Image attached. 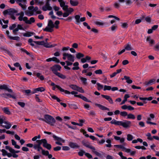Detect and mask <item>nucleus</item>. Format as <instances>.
Returning a JSON list of instances; mask_svg holds the SVG:
<instances>
[{"label":"nucleus","mask_w":159,"mask_h":159,"mask_svg":"<svg viewBox=\"0 0 159 159\" xmlns=\"http://www.w3.org/2000/svg\"><path fill=\"white\" fill-rule=\"evenodd\" d=\"M139 99L140 100H147L148 101H151L152 99L153 98L152 97H150L148 98L139 97Z\"/></svg>","instance_id":"obj_33"},{"label":"nucleus","mask_w":159,"mask_h":159,"mask_svg":"<svg viewBox=\"0 0 159 159\" xmlns=\"http://www.w3.org/2000/svg\"><path fill=\"white\" fill-rule=\"evenodd\" d=\"M145 20L148 23H151V18L149 16H148L145 18Z\"/></svg>","instance_id":"obj_53"},{"label":"nucleus","mask_w":159,"mask_h":159,"mask_svg":"<svg viewBox=\"0 0 159 159\" xmlns=\"http://www.w3.org/2000/svg\"><path fill=\"white\" fill-rule=\"evenodd\" d=\"M51 1V0H47L45 4V6H47V7H48V9L49 11L52 10V7L50 6L49 2Z\"/></svg>","instance_id":"obj_31"},{"label":"nucleus","mask_w":159,"mask_h":159,"mask_svg":"<svg viewBox=\"0 0 159 159\" xmlns=\"http://www.w3.org/2000/svg\"><path fill=\"white\" fill-rule=\"evenodd\" d=\"M119 2H126V4L129 5L132 3V2L130 0H127L125 1V0H119Z\"/></svg>","instance_id":"obj_34"},{"label":"nucleus","mask_w":159,"mask_h":159,"mask_svg":"<svg viewBox=\"0 0 159 159\" xmlns=\"http://www.w3.org/2000/svg\"><path fill=\"white\" fill-rule=\"evenodd\" d=\"M4 123L6 124V125H1L0 126L4 127L7 129H8L11 128V125L7 121H4Z\"/></svg>","instance_id":"obj_19"},{"label":"nucleus","mask_w":159,"mask_h":159,"mask_svg":"<svg viewBox=\"0 0 159 159\" xmlns=\"http://www.w3.org/2000/svg\"><path fill=\"white\" fill-rule=\"evenodd\" d=\"M20 50L21 51H22V52H24L25 53H26L27 55H29V56H31L29 52H28L25 49H24L23 48H20Z\"/></svg>","instance_id":"obj_51"},{"label":"nucleus","mask_w":159,"mask_h":159,"mask_svg":"<svg viewBox=\"0 0 159 159\" xmlns=\"http://www.w3.org/2000/svg\"><path fill=\"white\" fill-rule=\"evenodd\" d=\"M106 142L108 143V144H107L106 145V146L108 148H111V141L110 139H108L106 140Z\"/></svg>","instance_id":"obj_41"},{"label":"nucleus","mask_w":159,"mask_h":159,"mask_svg":"<svg viewBox=\"0 0 159 159\" xmlns=\"http://www.w3.org/2000/svg\"><path fill=\"white\" fill-rule=\"evenodd\" d=\"M113 5L114 7L116 8H119L120 7V4L117 2H115Z\"/></svg>","instance_id":"obj_60"},{"label":"nucleus","mask_w":159,"mask_h":159,"mask_svg":"<svg viewBox=\"0 0 159 159\" xmlns=\"http://www.w3.org/2000/svg\"><path fill=\"white\" fill-rule=\"evenodd\" d=\"M9 38L10 39H12L16 41H19L20 39V38L18 36H9Z\"/></svg>","instance_id":"obj_39"},{"label":"nucleus","mask_w":159,"mask_h":159,"mask_svg":"<svg viewBox=\"0 0 159 159\" xmlns=\"http://www.w3.org/2000/svg\"><path fill=\"white\" fill-rule=\"evenodd\" d=\"M28 19L27 17L26 16L24 17V21L27 24H31L32 23H34L35 21L34 18L33 17H31L30 20H28Z\"/></svg>","instance_id":"obj_8"},{"label":"nucleus","mask_w":159,"mask_h":159,"mask_svg":"<svg viewBox=\"0 0 159 159\" xmlns=\"http://www.w3.org/2000/svg\"><path fill=\"white\" fill-rule=\"evenodd\" d=\"M24 15V12L23 11H21L20 13H17L16 14V16H20L18 17V20L20 21H21L22 20L24 21V17H23Z\"/></svg>","instance_id":"obj_11"},{"label":"nucleus","mask_w":159,"mask_h":159,"mask_svg":"<svg viewBox=\"0 0 159 159\" xmlns=\"http://www.w3.org/2000/svg\"><path fill=\"white\" fill-rule=\"evenodd\" d=\"M42 153L43 155L45 156H48L49 154V152L48 151H45L43 148L41 150Z\"/></svg>","instance_id":"obj_43"},{"label":"nucleus","mask_w":159,"mask_h":159,"mask_svg":"<svg viewBox=\"0 0 159 159\" xmlns=\"http://www.w3.org/2000/svg\"><path fill=\"white\" fill-rule=\"evenodd\" d=\"M80 131L84 135H85V136H86L87 137H89V135L88 134H86V132L85 130L83 129H81L80 130Z\"/></svg>","instance_id":"obj_46"},{"label":"nucleus","mask_w":159,"mask_h":159,"mask_svg":"<svg viewBox=\"0 0 159 159\" xmlns=\"http://www.w3.org/2000/svg\"><path fill=\"white\" fill-rule=\"evenodd\" d=\"M5 148L6 149L8 150L11 153L13 151H14V149L9 146H6L5 147Z\"/></svg>","instance_id":"obj_57"},{"label":"nucleus","mask_w":159,"mask_h":159,"mask_svg":"<svg viewBox=\"0 0 159 159\" xmlns=\"http://www.w3.org/2000/svg\"><path fill=\"white\" fill-rule=\"evenodd\" d=\"M17 104L22 107H24L25 105V103L24 102H17Z\"/></svg>","instance_id":"obj_56"},{"label":"nucleus","mask_w":159,"mask_h":159,"mask_svg":"<svg viewBox=\"0 0 159 159\" xmlns=\"http://www.w3.org/2000/svg\"><path fill=\"white\" fill-rule=\"evenodd\" d=\"M56 87H57V88L61 92H64L66 94H70L71 93L72 95H76V94L78 93L75 91H73L71 92H70L68 90H65L62 89L61 87H60L59 85H56Z\"/></svg>","instance_id":"obj_5"},{"label":"nucleus","mask_w":159,"mask_h":159,"mask_svg":"<svg viewBox=\"0 0 159 159\" xmlns=\"http://www.w3.org/2000/svg\"><path fill=\"white\" fill-rule=\"evenodd\" d=\"M75 18L78 24L80 23V22H83L85 20V17L80 18V16L79 15H76L75 16Z\"/></svg>","instance_id":"obj_7"},{"label":"nucleus","mask_w":159,"mask_h":159,"mask_svg":"<svg viewBox=\"0 0 159 159\" xmlns=\"http://www.w3.org/2000/svg\"><path fill=\"white\" fill-rule=\"evenodd\" d=\"M84 55L81 53H78L76 54V57L78 59H80L81 58L84 57Z\"/></svg>","instance_id":"obj_37"},{"label":"nucleus","mask_w":159,"mask_h":159,"mask_svg":"<svg viewBox=\"0 0 159 159\" xmlns=\"http://www.w3.org/2000/svg\"><path fill=\"white\" fill-rule=\"evenodd\" d=\"M91 30L95 34H98V30L94 28H92Z\"/></svg>","instance_id":"obj_62"},{"label":"nucleus","mask_w":159,"mask_h":159,"mask_svg":"<svg viewBox=\"0 0 159 159\" xmlns=\"http://www.w3.org/2000/svg\"><path fill=\"white\" fill-rule=\"evenodd\" d=\"M69 146L72 148H78L79 146L76 143L73 142H70L69 144Z\"/></svg>","instance_id":"obj_20"},{"label":"nucleus","mask_w":159,"mask_h":159,"mask_svg":"<svg viewBox=\"0 0 159 159\" xmlns=\"http://www.w3.org/2000/svg\"><path fill=\"white\" fill-rule=\"evenodd\" d=\"M18 12L17 10L14 8H10L4 10L3 12V13L4 16H5L7 15H9L11 16V18L13 20H15L16 18L14 16L15 14H16Z\"/></svg>","instance_id":"obj_2"},{"label":"nucleus","mask_w":159,"mask_h":159,"mask_svg":"<svg viewBox=\"0 0 159 159\" xmlns=\"http://www.w3.org/2000/svg\"><path fill=\"white\" fill-rule=\"evenodd\" d=\"M82 143L86 147L89 148V143L88 141L84 140L82 141Z\"/></svg>","instance_id":"obj_26"},{"label":"nucleus","mask_w":159,"mask_h":159,"mask_svg":"<svg viewBox=\"0 0 159 159\" xmlns=\"http://www.w3.org/2000/svg\"><path fill=\"white\" fill-rule=\"evenodd\" d=\"M70 88L73 90H77L78 86L72 84L70 86Z\"/></svg>","instance_id":"obj_54"},{"label":"nucleus","mask_w":159,"mask_h":159,"mask_svg":"<svg viewBox=\"0 0 159 159\" xmlns=\"http://www.w3.org/2000/svg\"><path fill=\"white\" fill-rule=\"evenodd\" d=\"M46 139H43L41 140H36V142L37 143V145L39 146H41L42 144H44Z\"/></svg>","instance_id":"obj_24"},{"label":"nucleus","mask_w":159,"mask_h":159,"mask_svg":"<svg viewBox=\"0 0 159 159\" xmlns=\"http://www.w3.org/2000/svg\"><path fill=\"white\" fill-rule=\"evenodd\" d=\"M69 107L72 109H76L78 108L77 106L75 104H68Z\"/></svg>","instance_id":"obj_38"},{"label":"nucleus","mask_w":159,"mask_h":159,"mask_svg":"<svg viewBox=\"0 0 159 159\" xmlns=\"http://www.w3.org/2000/svg\"><path fill=\"white\" fill-rule=\"evenodd\" d=\"M131 122L130 121L125 120L123 122L122 126L125 128H129L130 126Z\"/></svg>","instance_id":"obj_9"},{"label":"nucleus","mask_w":159,"mask_h":159,"mask_svg":"<svg viewBox=\"0 0 159 159\" xmlns=\"http://www.w3.org/2000/svg\"><path fill=\"white\" fill-rule=\"evenodd\" d=\"M36 90H37V91L42 92L45 90V89L43 87H40L36 89Z\"/></svg>","instance_id":"obj_47"},{"label":"nucleus","mask_w":159,"mask_h":159,"mask_svg":"<svg viewBox=\"0 0 159 159\" xmlns=\"http://www.w3.org/2000/svg\"><path fill=\"white\" fill-rule=\"evenodd\" d=\"M65 56H67V59L68 61L71 62H74L75 61V57L73 55L67 53V54H65Z\"/></svg>","instance_id":"obj_10"},{"label":"nucleus","mask_w":159,"mask_h":159,"mask_svg":"<svg viewBox=\"0 0 159 159\" xmlns=\"http://www.w3.org/2000/svg\"><path fill=\"white\" fill-rule=\"evenodd\" d=\"M80 80L84 84H86L87 83V79L86 78L81 77L80 78Z\"/></svg>","instance_id":"obj_61"},{"label":"nucleus","mask_w":159,"mask_h":159,"mask_svg":"<svg viewBox=\"0 0 159 159\" xmlns=\"http://www.w3.org/2000/svg\"><path fill=\"white\" fill-rule=\"evenodd\" d=\"M52 98L56 100L57 102H60L61 101L59 98L55 95L51 96Z\"/></svg>","instance_id":"obj_52"},{"label":"nucleus","mask_w":159,"mask_h":159,"mask_svg":"<svg viewBox=\"0 0 159 159\" xmlns=\"http://www.w3.org/2000/svg\"><path fill=\"white\" fill-rule=\"evenodd\" d=\"M154 48L155 50L159 51V42L155 45Z\"/></svg>","instance_id":"obj_64"},{"label":"nucleus","mask_w":159,"mask_h":159,"mask_svg":"<svg viewBox=\"0 0 159 159\" xmlns=\"http://www.w3.org/2000/svg\"><path fill=\"white\" fill-rule=\"evenodd\" d=\"M33 148L35 149H37L39 148L41 149V150L43 149V148L41 146H39L37 144H35L33 145Z\"/></svg>","instance_id":"obj_59"},{"label":"nucleus","mask_w":159,"mask_h":159,"mask_svg":"<svg viewBox=\"0 0 159 159\" xmlns=\"http://www.w3.org/2000/svg\"><path fill=\"white\" fill-rule=\"evenodd\" d=\"M2 110L4 112L7 114L10 115L11 114V112L8 107L2 108Z\"/></svg>","instance_id":"obj_22"},{"label":"nucleus","mask_w":159,"mask_h":159,"mask_svg":"<svg viewBox=\"0 0 159 159\" xmlns=\"http://www.w3.org/2000/svg\"><path fill=\"white\" fill-rule=\"evenodd\" d=\"M121 27L123 28H127L128 27V24L126 23H122Z\"/></svg>","instance_id":"obj_63"},{"label":"nucleus","mask_w":159,"mask_h":159,"mask_svg":"<svg viewBox=\"0 0 159 159\" xmlns=\"http://www.w3.org/2000/svg\"><path fill=\"white\" fill-rule=\"evenodd\" d=\"M146 41L148 42V43L150 46H152L155 43V41L153 39H151L150 36H148L147 37Z\"/></svg>","instance_id":"obj_12"},{"label":"nucleus","mask_w":159,"mask_h":159,"mask_svg":"<svg viewBox=\"0 0 159 159\" xmlns=\"http://www.w3.org/2000/svg\"><path fill=\"white\" fill-rule=\"evenodd\" d=\"M94 72L96 74H102V71L101 69L97 70Z\"/></svg>","instance_id":"obj_58"},{"label":"nucleus","mask_w":159,"mask_h":159,"mask_svg":"<svg viewBox=\"0 0 159 159\" xmlns=\"http://www.w3.org/2000/svg\"><path fill=\"white\" fill-rule=\"evenodd\" d=\"M61 67L59 65H55L51 67V69L53 73L56 75L58 73L57 70L60 71Z\"/></svg>","instance_id":"obj_6"},{"label":"nucleus","mask_w":159,"mask_h":159,"mask_svg":"<svg viewBox=\"0 0 159 159\" xmlns=\"http://www.w3.org/2000/svg\"><path fill=\"white\" fill-rule=\"evenodd\" d=\"M135 116L134 115L130 113L128 114L127 115V119H134L135 118Z\"/></svg>","instance_id":"obj_42"},{"label":"nucleus","mask_w":159,"mask_h":159,"mask_svg":"<svg viewBox=\"0 0 159 159\" xmlns=\"http://www.w3.org/2000/svg\"><path fill=\"white\" fill-rule=\"evenodd\" d=\"M97 85L98 86V90H100L102 89L103 88V85H101L99 83H97Z\"/></svg>","instance_id":"obj_48"},{"label":"nucleus","mask_w":159,"mask_h":159,"mask_svg":"<svg viewBox=\"0 0 159 159\" xmlns=\"http://www.w3.org/2000/svg\"><path fill=\"white\" fill-rule=\"evenodd\" d=\"M73 66H75L72 68V70H79L80 68L78 66L79 65V63L78 62H75L73 64Z\"/></svg>","instance_id":"obj_25"},{"label":"nucleus","mask_w":159,"mask_h":159,"mask_svg":"<svg viewBox=\"0 0 159 159\" xmlns=\"http://www.w3.org/2000/svg\"><path fill=\"white\" fill-rule=\"evenodd\" d=\"M56 75L58 76V77L63 79H64L66 78V77L65 75L59 72L57 73V74Z\"/></svg>","instance_id":"obj_32"},{"label":"nucleus","mask_w":159,"mask_h":159,"mask_svg":"<svg viewBox=\"0 0 159 159\" xmlns=\"http://www.w3.org/2000/svg\"><path fill=\"white\" fill-rule=\"evenodd\" d=\"M95 105L98 106L101 110L103 111L107 110L109 111V109L107 107L104 106L99 104L95 103Z\"/></svg>","instance_id":"obj_15"},{"label":"nucleus","mask_w":159,"mask_h":159,"mask_svg":"<svg viewBox=\"0 0 159 159\" xmlns=\"http://www.w3.org/2000/svg\"><path fill=\"white\" fill-rule=\"evenodd\" d=\"M117 25L116 24H115L111 26L110 28V29L111 31L112 32H115L117 29Z\"/></svg>","instance_id":"obj_28"},{"label":"nucleus","mask_w":159,"mask_h":159,"mask_svg":"<svg viewBox=\"0 0 159 159\" xmlns=\"http://www.w3.org/2000/svg\"><path fill=\"white\" fill-rule=\"evenodd\" d=\"M155 81V80L152 79L150 80L148 82H145L143 84L146 86H148L149 85H151L153 84V83Z\"/></svg>","instance_id":"obj_18"},{"label":"nucleus","mask_w":159,"mask_h":159,"mask_svg":"<svg viewBox=\"0 0 159 159\" xmlns=\"http://www.w3.org/2000/svg\"><path fill=\"white\" fill-rule=\"evenodd\" d=\"M90 149L92 150V152L97 156L99 157L101 156V154L96 151V149L94 147L90 146Z\"/></svg>","instance_id":"obj_16"},{"label":"nucleus","mask_w":159,"mask_h":159,"mask_svg":"<svg viewBox=\"0 0 159 159\" xmlns=\"http://www.w3.org/2000/svg\"><path fill=\"white\" fill-rule=\"evenodd\" d=\"M43 147L49 150H50L52 148L51 145L48 143L46 139H45V141L44 144H43Z\"/></svg>","instance_id":"obj_13"},{"label":"nucleus","mask_w":159,"mask_h":159,"mask_svg":"<svg viewBox=\"0 0 159 159\" xmlns=\"http://www.w3.org/2000/svg\"><path fill=\"white\" fill-rule=\"evenodd\" d=\"M129 97V96L128 94H126L125 95L124 98V100L122 101L121 103V105H122L123 104H124L125 102L127 101V99Z\"/></svg>","instance_id":"obj_30"},{"label":"nucleus","mask_w":159,"mask_h":159,"mask_svg":"<svg viewBox=\"0 0 159 159\" xmlns=\"http://www.w3.org/2000/svg\"><path fill=\"white\" fill-rule=\"evenodd\" d=\"M45 42L44 41H34L33 43H36V44L39 45H41L44 46Z\"/></svg>","instance_id":"obj_40"},{"label":"nucleus","mask_w":159,"mask_h":159,"mask_svg":"<svg viewBox=\"0 0 159 159\" xmlns=\"http://www.w3.org/2000/svg\"><path fill=\"white\" fill-rule=\"evenodd\" d=\"M101 96L105 98L111 104H112L113 103V100H112L111 98L108 95H104L102 94L101 95Z\"/></svg>","instance_id":"obj_14"},{"label":"nucleus","mask_w":159,"mask_h":159,"mask_svg":"<svg viewBox=\"0 0 159 159\" xmlns=\"http://www.w3.org/2000/svg\"><path fill=\"white\" fill-rule=\"evenodd\" d=\"M111 89V86L105 85L104 87L103 90L104 91L110 90Z\"/></svg>","instance_id":"obj_45"},{"label":"nucleus","mask_w":159,"mask_h":159,"mask_svg":"<svg viewBox=\"0 0 159 159\" xmlns=\"http://www.w3.org/2000/svg\"><path fill=\"white\" fill-rule=\"evenodd\" d=\"M70 4L73 6H76L78 4V2L77 1H74L72 0H70Z\"/></svg>","instance_id":"obj_35"},{"label":"nucleus","mask_w":159,"mask_h":159,"mask_svg":"<svg viewBox=\"0 0 159 159\" xmlns=\"http://www.w3.org/2000/svg\"><path fill=\"white\" fill-rule=\"evenodd\" d=\"M9 86L8 85L4 84L0 86V89L1 90H5L7 91L9 93H11V94L7 93V98H12L13 99H16V94L11 89L9 88Z\"/></svg>","instance_id":"obj_1"},{"label":"nucleus","mask_w":159,"mask_h":159,"mask_svg":"<svg viewBox=\"0 0 159 159\" xmlns=\"http://www.w3.org/2000/svg\"><path fill=\"white\" fill-rule=\"evenodd\" d=\"M125 50L127 51L132 50L133 49V48L132 47V46L129 43H128L125 46Z\"/></svg>","instance_id":"obj_17"},{"label":"nucleus","mask_w":159,"mask_h":159,"mask_svg":"<svg viewBox=\"0 0 159 159\" xmlns=\"http://www.w3.org/2000/svg\"><path fill=\"white\" fill-rule=\"evenodd\" d=\"M94 23L95 25L99 26H103L105 24V23L99 21H95Z\"/></svg>","instance_id":"obj_36"},{"label":"nucleus","mask_w":159,"mask_h":159,"mask_svg":"<svg viewBox=\"0 0 159 159\" xmlns=\"http://www.w3.org/2000/svg\"><path fill=\"white\" fill-rule=\"evenodd\" d=\"M19 5L20 6L23 10H25L26 9V6L22 4L20 2H17Z\"/></svg>","instance_id":"obj_55"},{"label":"nucleus","mask_w":159,"mask_h":159,"mask_svg":"<svg viewBox=\"0 0 159 159\" xmlns=\"http://www.w3.org/2000/svg\"><path fill=\"white\" fill-rule=\"evenodd\" d=\"M125 79L126 80V82L129 84H131L133 82L130 79V77L129 76H124Z\"/></svg>","instance_id":"obj_27"},{"label":"nucleus","mask_w":159,"mask_h":159,"mask_svg":"<svg viewBox=\"0 0 159 159\" xmlns=\"http://www.w3.org/2000/svg\"><path fill=\"white\" fill-rule=\"evenodd\" d=\"M120 114L121 116L123 117H125L128 115L127 112L125 111L121 112Z\"/></svg>","instance_id":"obj_49"},{"label":"nucleus","mask_w":159,"mask_h":159,"mask_svg":"<svg viewBox=\"0 0 159 159\" xmlns=\"http://www.w3.org/2000/svg\"><path fill=\"white\" fill-rule=\"evenodd\" d=\"M34 34L35 33L34 32H27V33H24L23 35L25 37H30Z\"/></svg>","instance_id":"obj_29"},{"label":"nucleus","mask_w":159,"mask_h":159,"mask_svg":"<svg viewBox=\"0 0 159 159\" xmlns=\"http://www.w3.org/2000/svg\"><path fill=\"white\" fill-rule=\"evenodd\" d=\"M44 46L48 48H51L53 47V46L50 45L49 43L44 42Z\"/></svg>","instance_id":"obj_50"},{"label":"nucleus","mask_w":159,"mask_h":159,"mask_svg":"<svg viewBox=\"0 0 159 159\" xmlns=\"http://www.w3.org/2000/svg\"><path fill=\"white\" fill-rule=\"evenodd\" d=\"M44 118L45 119V122L51 125H53L56 122L54 118L50 115L48 114L45 115Z\"/></svg>","instance_id":"obj_3"},{"label":"nucleus","mask_w":159,"mask_h":159,"mask_svg":"<svg viewBox=\"0 0 159 159\" xmlns=\"http://www.w3.org/2000/svg\"><path fill=\"white\" fill-rule=\"evenodd\" d=\"M133 139V137L132 135L129 134L127 135V139L128 141H131Z\"/></svg>","instance_id":"obj_44"},{"label":"nucleus","mask_w":159,"mask_h":159,"mask_svg":"<svg viewBox=\"0 0 159 159\" xmlns=\"http://www.w3.org/2000/svg\"><path fill=\"white\" fill-rule=\"evenodd\" d=\"M52 137L55 140H57L60 142H62L63 143L65 142V140L61 138L58 137L55 135L53 134L52 135Z\"/></svg>","instance_id":"obj_21"},{"label":"nucleus","mask_w":159,"mask_h":159,"mask_svg":"<svg viewBox=\"0 0 159 159\" xmlns=\"http://www.w3.org/2000/svg\"><path fill=\"white\" fill-rule=\"evenodd\" d=\"M66 63L67 66H64V68L66 69L70 70V67H68V66H70L72 65L73 64L72 62H70L68 61H66Z\"/></svg>","instance_id":"obj_23"},{"label":"nucleus","mask_w":159,"mask_h":159,"mask_svg":"<svg viewBox=\"0 0 159 159\" xmlns=\"http://www.w3.org/2000/svg\"><path fill=\"white\" fill-rule=\"evenodd\" d=\"M55 27L53 22L51 20H48V26L43 29V30L48 32H52L53 30V28Z\"/></svg>","instance_id":"obj_4"}]
</instances>
